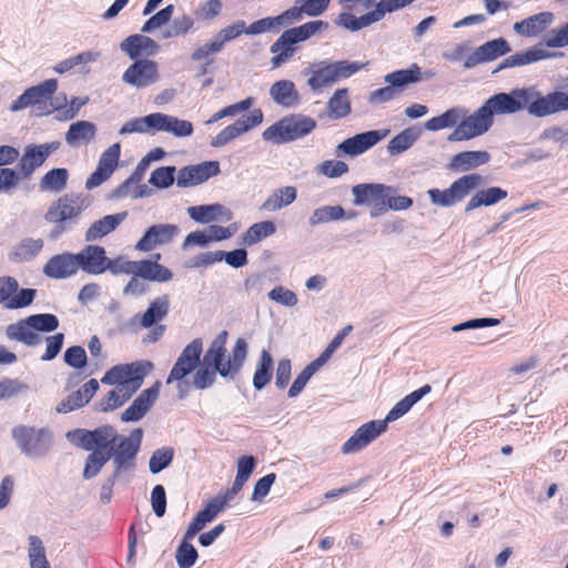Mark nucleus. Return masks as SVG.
I'll use <instances>...</instances> for the list:
<instances>
[{
	"mask_svg": "<svg viewBox=\"0 0 568 568\" xmlns=\"http://www.w3.org/2000/svg\"><path fill=\"white\" fill-rule=\"evenodd\" d=\"M133 133L153 134V113L126 121L119 131L121 135Z\"/></svg>",
	"mask_w": 568,
	"mask_h": 568,
	"instance_id": "052dcab7",
	"label": "nucleus"
},
{
	"mask_svg": "<svg viewBox=\"0 0 568 568\" xmlns=\"http://www.w3.org/2000/svg\"><path fill=\"white\" fill-rule=\"evenodd\" d=\"M511 114L526 110L530 115L545 118L568 110V94L555 91L544 95L536 87L516 88L507 93Z\"/></svg>",
	"mask_w": 568,
	"mask_h": 568,
	"instance_id": "7ed1b4c3",
	"label": "nucleus"
},
{
	"mask_svg": "<svg viewBox=\"0 0 568 568\" xmlns=\"http://www.w3.org/2000/svg\"><path fill=\"white\" fill-rule=\"evenodd\" d=\"M390 186L381 183H361L352 187L353 204L371 207V217H377L387 212L386 200Z\"/></svg>",
	"mask_w": 568,
	"mask_h": 568,
	"instance_id": "ddd939ff",
	"label": "nucleus"
},
{
	"mask_svg": "<svg viewBox=\"0 0 568 568\" xmlns=\"http://www.w3.org/2000/svg\"><path fill=\"white\" fill-rule=\"evenodd\" d=\"M121 144L119 142L110 145L100 155L95 171L88 178L85 187L92 190L105 182L119 165Z\"/></svg>",
	"mask_w": 568,
	"mask_h": 568,
	"instance_id": "6ab92c4d",
	"label": "nucleus"
},
{
	"mask_svg": "<svg viewBox=\"0 0 568 568\" xmlns=\"http://www.w3.org/2000/svg\"><path fill=\"white\" fill-rule=\"evenodd\" d=\"M271 99L283 108L295 106L300 102V94L291 80H278L270 88Z\"/></svg>",
	"mask_w": 568,
	"mask_h": 568,
	"instance_id": "f704fd0d",
	"label": "nucleus"
},
{
	"mask_svg": "<svg viewBox=\"0 0 568 568\" xmlns=\"http://www.w3.org/2000/svg\"><path fill=\"white\" fill-rule=\"evenodd\" d=\"M194 372L195 373L193 375L192 385L196 389H205L211 387L216 379V374H219L215 368L211 364H207L204 359Z\"/></svg>",
	"mask_w": 568,
	"mask_h": 568,
	"instance_id": "680f3d73",
	"label": "nucleus"
},
{
	"mask_svg": "<svg viewBox=\"0 0 568 568\" xmlns=\"http://www.w3.org/2000/svg\"><path fill=\"white\" fill-rule=\"evenodd\" d=\"M328 28V23L322 20H313L308 21L302 26L291 28L287 31L290 32L293 41L295 43H300L308 40L313 36L326 30Z\"/></svg>",
	"mask_w": 568,
	"mask_h": 568,
	"instance_id": "4d7b16f0",
	"label": "nucleus"
},
{
	"mask_svg": "<svg viewBox=\"0 0 568 568\" xmlns=\"http://www.w3.org/2000/svg\"><path fill=\"white\" fill-rule=\"evenodd\" d=\"M467 114L464 106H454L437 116H433L424 123V128L430 132H437L448 128H456Z\"/></svg>",
	"mask_w": 568,
	"mask_h": 568,
	"instance_id": "e433bc0d",
	"label": "nucleus"
},
{
	"mask_svg": "<svg viewBox=\"0 0 568 568\" xmlns=\"http://www.w3.org/2000/svg\"><path fill=\"white\" fill-rule=\"evenodd\" d=\"M315 126V120L310 116L297 115L285 118L268 126L262 133V138L275 144H282L307 135Z\"/></svg>",
	"mask_w": 568,
	"mask_h": 568,
	"instance_id": "9b49d317",
	"label": "nucleus"
},
{
	"mask_svg": "<svg viewBox=\"0 0 568 568\" xmlns=\"http://www.w3.org/2000/svg\"><path fill=\"white\" fill-rule=\"evenodd\" d=\"M297 196L295 186H283L276 189L261 205V210L267 212L278 211L292 204Z\"/></svg>",
	"mask_w": 568,
	"mask_h": 568,
	"instance_id": "c03bdc74",
	"label": "nucleus"
},
{
	"mask_svg": "<svg viewBox=\"0 0 568 568\" xmlns=\"http://www.w3.org/2000/svg\"><path fill=\"white\" fill-rule=\"evenodd\" d=\"M128 213L121 212L116 214L105 215L95 221L85 232L84 239L87 242H93L102 239L112 231H114L125 219Z\"/></svg>",
	"mask_w": 568,
	"mask_h": 568,
	"instance_id": "72a5a7b5",
	"label": "nucleus"
},
{
	"mask_svg": "<svg viewBox=\"0 0 568 568\" xmlns=\"http://www.w3.org/2000/svg\"><path fill=\"white\" fill-rule=\"evenodd\" d=\"M554 21L555 14L552 12L545 11L516 22L513 29L521 37L532 38L545 31L554 23Z\"/></svg>",
	"mask_w": 568,
	"mask_h": 568,
	"instance_id": "c756f323",
	"label": "nucleus"
},
{
	"mask_svg": "<svg viewBox=\"0 0 568 568\" xmlns=\"http://www.w3.org/2000/svg\"><path fill=\"white\" fill-rule=\"evenodd\" d=\"M220 173V164L207 161L196 165L182 168L178 172L176 184L180 187H189L205 182Z\"/></svg>",
	"mask_w": 568,
	"mask_h": 568,
	"instance_id": "4be33fe9",
	"label": "nucleus"
},
{
	"mask_svg": "<svg viewBox=\"0 0 568 568\" xmlns=\"http://www.w3.org/2000/svg\"><path fill=\"white\" fill-rule=\"evenodd\" d=\"M142 435V429L136 428L128 437H119L115 445H113L111 458L115 476H120L134 467V458L139 453Z\"/></svg>",
	"mask_w": 568,
	"mask_h": 568,
	"instance_id": "4468645a",
	"label": "nucleus"
},
{
	"mask_svg": "<svg viewBox=\"0 0 568 568\" xmlns=\"http://www.w3.org/2000/svg\"><path fill=\"white\" fill-rule=\"evenodd\" d=\"M120 49L131 59H135L143 53L154 54L159 50V44L146 36L132 34L120 43Z\"/></svg>",
	"mask_w": 568,
	"mask_h": 568,
	"instance_id": "473e14b6",
	"label": "nucleus"
},
{
	"mask_svg": "<svg viewBox=\"0 0 568 568\" xmlns=\"http://www.w3.org/2000/svg\"><path fill=\"white\" fill-rule=\"evenodd\" d=\"M386 422L371 420L362 425L342 446L344 455L356 454L386 430Z\"/></svg>",
	"mask_w": 568,
	"mask_h": 568,
	"instance_id": "f3484780",
	"label": "nucleus"
},
{
	"mask_svg": "<svg viewBox=\"0 0 568 568\" xmlns=\"http://www.w3.org/2000/svg\"><path fill=\"white\" fill-rule=\"evenodd\" d=\"M180 230L175 224L151 225L135 244V250L150 252L155 247L168 245L178 236Z\"/></svg>",
	"mask_w": 568,
	"mask_h": 568,
	"instance_id": "aec40b11",
	"label": "nucleus"
},
{
	"mask_svg": "<svg viewBox=\"0 0 568 568\" xmlns=\"http://www.w3.org/2000/svg\"><path fill=\"white\" fill-rule=\"evenodd\" d=\"M92 434L97 445L95 449L110 450V454H112L113 445L120 437L114 427L105 425L92 430Z\"/></svg>",
	"mask_w": 568,
	"mask_h": 568,
	"instance_id": "e2e57ef3",
	"label": "nucleus"
},
{
	"mask_svg": "<svg viewBox=\"0 0 568 568\" xmlns=\"http://www.w3.org/2000/svg\"><path fill=\"white\" fill-rule=\"evenodd\" d=\"M58 327L59 320L55 315L49 313L34 314L8 325L6 336L10 341L34 347L42 343V337L39 333H50Z\"/></svg>",
	"mask_w": 568,
	"mask_h": 568,
	"instance_id": "0eeeda50",
	"label": "nucleus"
},
{
	"mask_svg": "<svg viewBox=\"0 0 568 568\" xmlns=\"http://www.w3.org/2000/svg\"><path fill=\"white\" fill-rule=\"evenodd\" d=\"M227 332H221L204 354V361L211 364L222 377H234L242 368L247 356V343L237 338L232 353L226 354Z\"/></svg>",
	"mask_w": 568,
	"mask_h": 568,
	"instance_id": "39448f33",
	"label": "nucleus"
},
{
	"mask_svg": "<svg viewBox=\"0 0 568 568\" xmlns=\"http://www.w3.org/2000/svg\"><path fill=\"white\" fill-rule=\"evenodd\" d=\"M42 239L26 237L16 243L9 252V261L24 263L33 260L43 248Z\"/></svg>",
	"mask_w": 568,
	"mask_h": 568,
	"instance_id": "c9c22d12",
	"label": "nucleus"
},
{
	"mask_svg": "<svg viewBox=\"0 0 568 568\" xmlns=\"http://www.w3.org/2000/svg\"><path fill=\"white\" fill-rule=\"evenodd\" d=\"M267 297L282 306L294 307L298 303L297 295L283 285H277L267 293Z\"/></svg>",
	"mask_w": 568,
	"mask_h": 568,
	"instance_id": "774afa93",
	"label": "nucleus"
},
{
	"mask_svg": "<svg viewBox=\"0 0 568 568\" xmlns=\"http://www.w3.org/2000/svg\"><path fill=\"white\" fill-rule=\"evenodd\" d=\"M507 197V191L498 186H491L476 192L465 206V212H470L480 206H490Z\"/></svg>",
	"mask_w": 568,
	"mask_h": 568,
	"instance_id": "a18cd8bd",
	"label": "nucleus"
},
{
	"mask_svg": "<svg viewBox=\"0 0 568 568\" xmlns=\"http://www.w3.org/2000/svg\"><path fill=\"white\" fill-rule=\"evenodd\" d=\"M485 183L486 180L484 176L477 173H471L457 179L448 189H430L427 191V194L434 205L448 207L460 202L473 190L484 185Z\"/></svg>",
	"mask_w": 568,
	"mask_h": 568,
	"instance_id": "f8f14e48",
	"label": "nucleus"
},
{
	"mask_svg": "<svg viewBox=\"0 0 568 568\" xmlns=\"http://www.w3.org/2000/svg\"><path fill=\"white\" fill-rule=\"evenodd\" d=\"M202 353V339L194 338L181 352L166 378V384L178 383L176 389L181 399L187 395V383L185 378L200 366Z\"/></svg>",
	"mask_w": 568,
	"mask_h": 568,
	"instance_id": "9d476101",
	"label": "nucleus"
},
{
	"mask_svg": "<svg viewBox=\"0 0 568 568\" xmlns=\"http://www.w3.org/2000/svg\"><path fill=\"white\" fill-rule=\"evenodd\" d=\"M99 389V383L97 379H90L79 390L70 394L67 398L61 400L55 410L59 414H67L74 409L83 407Z\"/></svg>",
	"mask_w": 568,
	"mask_h": 568,
	"instance_id": "c85d7f7f",
	"label": "nucleus"
},
{
	"mask_svg": "<svg viewBox=\"0 0 568 568\" xmlns=\"http://www.w3.org/2000/svg\"><path fill=\"white\" fill-rule=\"evenodd\" d=\"M100 58L99 51L88 50L68 58L53 67V70L63 74L78 68L79 72L88 73L87 64L95 62Z\"/></svg>",
	"mask_w": 568,
	"mask_h": 568,
	"instance_id": "ea45409f",
	"label": "nucleus"
},
{
	"mask_svg": "<svg viewBox=\"0 0 568 568\" xmlns=\"http://www.w3.org/2000/svg\"><path fill=\"white\" fill-rule=\"evenodd\" d=\"M82 204L83 202L79 197H63L49 211L48 215L54 222L70 220L81 213Z\"/></svg>",
	"mask_w": 568,
	"mask_h": 568,
	"instance_id": "37998d69",
	"label": "nucleus"
},
{
	"mask_svg": "<svg viewBox=\"0 0 568 568\" xmlns=\"http://www.w3.org/2000/svg\"><path fill=\"white\" fill-rule=\"evenodd\" d=\"M111 455L112 454H110V450L105 449H94L91 452L85 460V466L82 474L83 478L91 479L95 477L111 458Z\"/></svg>",
	"mask_w": 568,
	"mask_h": 568,
	"instance_id": "bf43d9fd",
	"label": "nucleus"
},
{
	"mask_svg": "<svg viewBox=\"0 0 568 568\" xmlns=\"http://www.w3.org/2000/svg\"><path fill=\"white\" fill-rule=\"evenodd\" d=\"M78 270L87 274L100 275L106 271L105 250L99 245H87L75 253Z\"/></svg>",
	"mask_w": 568,
	"mask_h": 568,
	"instance_id": "b1692460",
	"label": "nucleus"
},
{
	"mask_svg": "<svg viewBox=\"0 0 568 568\" xmlns=\"http://www.w3.org/2000/svg\"><path fill=\"white\" fill-rule=\"evenodd\" d=\"M414 1L415 0H338V2L347 10L357 9V7L363 10L373 8V10L362 14L361 17H356L351 12H342L337 18L336 23L346 30L353 32L359 31L379 22L385 18L386 13L397 11Z\"/></svg>",
	"mask_w": 568,
	"mask_h": 568,
	"instance_id": "20e7f679",
	"label": "nucleus"
},
{
	"mask_svg": "<svg viewBox=\"0 0 568 568\" xmlns=\"http://www.w3.org/2000/svg\"><path fill=\"white\" fill-rule=\"evenodd\" d=\"M276 232L275 223L272 221H262L251 225L242 235V243L252 246L263 239L272 236Z\"/></svg>",
	"mask_w": 568,
	"mask_h": 568,
	"instance_id": "3c124183",
	"label": "nucleus"
},
{
	"mask_svg": "<svg viewBox=\"0 0 568 568\" xmlns=\"http://www.w3.org/2000/svg\"><path fill=\"white\" fill-rule=\"evenodd\" d=\"M189 216L197 223L206 224L217 219L230 221L232 213L221 204L196 205L187 209Z\"/></svg>",
	"mask_w": 568,
	"mask_h": 568,
	"instance_id": "58836bf2",
	"label": "nucleus"
},
{
	"mask_svg": "<svg viewBox=\"0 0 568 568\" xmlns=\"http://www.w3.org/2000/svg\"><path fill=\"white\" fill-rule=\"evenodd\" d=\"M189 540L184 536L176 549L175 559L180 568H191L199 557L197 550Z\"/></svg>",
	"mask_w": 568,
	"mask_h": 568,
	"instance_id": "69168bd1",
	"label": "nucleus"
},
{
	"mask_svg": "<svg viewBox=\"0 0 568 568\" xmlns=\"http://www.w3.org/2000/svg\"><path fill=\"white\" fill-rule=\"evenodd\" d=\"M28 541V558L30 568H50L42 540L38 536L31 535L29 536Z\"/></svg>",
	"mask_w": 568,
	"mask_h": 568,
	"instance_id": "5fc2aeb1",
	"label": "nucleus"
},
{
	"mask_svg": "<svg viewBox=\"0 0 568 568\" xmlns=\"http://www.w3.org/2000/svg\"><path fill=\"white\" fill-rule=\"evenodd\" d=\"M68 178L67 169H52L42 176L40 187L43 191L61 192L67 185Z\"/></svg>",
	"mask_w": 568,
	"mask_h": 568,
	"instance_id": "13d9d810",
	"label": "nucleus"
},
{
	"mask_svg": "<svg viewBox=\"0 0 568 568\" xmlns=\"http://www.w3.org/2000/svg\"><path fill=\"white\" fill-rule=\"evenodd\" d=\"M225 500L219 496L213 498L201 511L196 514L185 531V539H192L201 531L207 523H211L216 515L225 508Z\"/></svg>",
	"mask_w": 568,
	"mask_h": 568,
	"instance_id": "7c9ffc66",
	"label": "nucleus"
},
{
	"mask_svg": "<svg viewBox=\"0 0 568 568\" xmlns=\"http://www.w3.org/2000/svg\"><path fill=\"white\" fill-rule=\"evenodd\" d=\"M193 130V124L190 121L165 113H153V134L166 132L175 138H186L192 135Z\"/></svg>",
	"mask_w": 568,
	"mask_h": 568,
	"instance_id": "a878e982",
	"label": "nucleus"
},
{
	"mask_svg": "<svg viewBox=\"0 0 568 568\" xmlns=\"http://www.w3.org/2000/svg\"><path fill=\"white\" fill-rule=\"evenodd\" d=\"M432 388L429 385H424L420 388L412 392L410 394L406 395L404 398H402L399 402L395 404V406L388 412L386 417L382 419L383 422H386V425L388 423L395 422L402 416H404L409 409L419 402L425 395L430 393Z\"/></svg>",
	"mask_w": 568,
	"mask_h": 568,
	"instance_id": "a19ab883",
	"label": "nucleus"
},
{
	"mask_svg": "<svg viewBox=\"0 0 568 568\" xmlns=\"http://www.w3.org/2000/svg\"><path fill=\"white\" fill-rule=\"evenodd\" d=\"M351 113V101L347 89H337L327 102V114L331 119H342Z\"/></svg>",
	"mask_w": 568,
	"mask_h": 568,
	"instance_id": "603ef678",
	"label": "nucleus"
},
{
	"mask_svg": "<svg viewBox=\"0 0 568 568\" xmlns=\"http://www.w3.org/2000/svg\"><path fill=\"white\" fill-rule=\"evenodd\" d=\"M511 114L507 93L500 92L488 98L471 114H466L448 135L449 142L468 141L487 133L494 124L495 115Z\"/></svg>",
	"mask_w": 568,
	"mask_h": 568,
	"instance_id": "f03ea898",
	"label": "nucleus"
},
{
	"mask_svg": "<svg viewBox=\"0 0 568 568\" xmlns=\"http://www.w3.org/2000/svg\"><path fill=\"white\" fill-rule=\"evenodd\" d=\"M60 145L61 143L59 141L39 145H27L18 163L21 176L29 178L37 168L41 166L45 160L60 148Z\"/></svg>",
	"mask_w": 568,
	"mask_h": 568,
	"instance_id": "dca6fc26",
	"label": "nucleus"
},
{
	"mask_svg": "<svg viewBox=\"0 0 568 568\" xmlns=\"http://www.w3.org/2000/svg\"><path fill=\"white\" fill-rule=\"evenodd\" d=\"M160 258L161 255L158 253L154 256V261H134L132 275L153 282H169L172 280L173 273L168 267L158 263Z\"/></svg>",
	"mask_w": 568,
	"mask_h": 568,
	"instance_id": "cd10ccee",
	"label": "nucleus"
},
{
	"mask_svg": "<svg viewBox=\"0 0 568 568\" xmlns=\"http://www.w3.org/2000/svg\"><path fill=\"white\" fill-rule=\"evenodd\" d=\"M345 210L341 205H324L313 211L308 222L312 226L328 223L332 221L343 220Z\"/></svg>",
	"mask_w": 568,
	"mask_h": 568,
	"instance_id": "6e6d98bb",
	"label": "nucleus"
},
{
	"mask_svg": "<svg viewBox=\"0 0 568 568\" xmlns=\"http://www.w3.org/2000/svg\"><path fill=\"white\" fill-rule=\"evenodd\" d=\"M420 134L422 130L416 126L404 129L388 142L387 152L390 155H398L407 151L418 140Z\"/></svg>",
	"mask_w": 568,
	"mask_h": 568,
	"instance_id": "09e8293b",
	"label": "nucleus"
},
{
	"mask_svg": "<svg viewBox=\"0 0 568 568\" xmlns=\"http://www.w3.org/2000/svg\"><path fill=\"white\" fill-rule=\"evenodd\" d=\"M363 64L348 61L317 62L306 67L302 74L307 77V85L312 91H320L341 79H346L362 69Z\"/></svg>",
	"mask_w": 568,
	"mask_h": 568,
	"instance_id": "6e6552de",
	"label": "nucleus"
},
{
	"mask_svg": "<svg viewBox=\"0 0 568 568\" xmlns=\"http://www.w3.org/2000/svg\"><path fill=\"white\" fill-rule=\"evenodd\" d=\"M295 44L290 32L285 30L270 48V51L274 54L271 59L272 67L280 68L288 61L296 51Z\"/></svg>",
	"mask_w": 568,
	"mask_h": 568,
	"instance_id": "79ce46f5",
	"label": "nucleus"
},
{
	"mask_svg": "<svg viewBox=\"0 0 568 568\" xmlns=\"http://www.w3.org/2000/svg\"><path fill=\"white\" fill-rule=\"evenodd\" d=\"M263 121V112L260 109L252 110L248 114L237 119L212 138L210 144L213 148H222L246 133Z\"/></svg>",
	"mask_w": 568,
	"mask_h": 568,
	"instance_id": "2eb2a0df",
	"label": "nucleus"
},
{
	"mask_svg": "<svg viewBox=\"0 0 568 568\" xmlns=\"http://www.w3.org/2000/svg\"><path fill=\"white\" fill-rule=\"evenodd\" d=\"M169 312V297L166 295L158 297L151 302L148 310L140 318V324L144 328H151L159 321L163 320Z\"/></svg>",
	"mask_w": 568,
	"mask_h": 568,
	"instance_id": "8fccbe9b",
	"label": "nucleus"
},
{
	"mask_svg": "<svg viewBox=\"0 0 568 568\" xmlns=\"http://www.w3.org/2000/svg\"><path fill=\"white\" fill-rule=\"evenodd\" d=\"M78 271L77 256L69 252L52 256L43 266L44 275L54 280L71 277Z\"/></svg>",
	"mask_w": 568,
	"mask_h": 568,
	"instance_id": "393cba45",
	"label": "nucleus"
},
{
	"mask_svg": "<svg viewBox=\"0 0 568 568\" xmlns=\"http://www.w3.org/2000/svg\"><path fill=\"white\" fill-rule=\"evenodd\" d=\"M173 12H174L173 4H169V6L164 7L163 9L158 11L155 14L150 17V19H148L144 22V24L141 28V31L143 33H150V32L165 26L172 19Z\"/></svg>",
	"mask_w": 568,
	"mask_h": 568,
	"instance_id": "338daca9",
	"label": "nucleus"
},
{
	"mask_svg": "<svg viewBox=\"0 0 568 568\" xmlns=\"http://www.w3.org/2000/svg\"><path fill=\"white\" fill-rule=\"evenodd\" d=\"M389 130L385 129L372 130L356 134L341 142L336 148V154L338 156H357L359 154H363L364 152L376 145L385 136H387Z\"/></svg>",
	"mask_w": 568,
	"mask_h": 568,
	"instance_id": "a211bd4d",
	"label": "nucleus"
},
{
	"mask_svg": "<svg viewBox=\"0 0 568 568\" xmlns=\"http://www.w3.org/2000/svg\"><path fill=\"white\" fill-rule=\"evenodd\" d=\"M11 438L20 454L31 460L44 458L53 445V433L49 427L19 424L11 429Z\"/></svg>",
	"mask_w": 568,
	"mask_h": 568,
	"instance_id": "423d86ee",
	"label": "nucleus"
},
{
	"mask_svg": "<svg viewBox=\"0 0 568 568\" xmlns=\"http://www.w3.org/2000/svg\"><path fill=\"white\" fill-rule=\"evenodd\" d=\"M152 369L153 363L149 361L115 365L109 369L101 382L106 385H115V388L101 400L100 409L111 412L122 406L141 387L144 376Z\"/></svg>",
	"mask_w": 568,
	"mask_h": 568,
	"instance_id": "f257e3e1",
	"label": "nucleus"
},
{
	"mask_svg": "<svg viewBox=\"0 0 568 568\" xmlns=\"http://www.w3.org/2000/svg\"><path fill=\"white\" fill-rule=\"evenodd\" d=\"M159 79L158 64L152 60H138L122 75L123 82L134 88H145Z\"/></svg>",
	"mask_w": 568,
	"mask_h": 568,
	"instance_id": "412c9836",
	"label": "nucleus"
},
{
	"mask_svg": "<svg viewBox=\"0 0 568 568\" xmlns=\"http://www.w3.org/2000/svg\"><path fill=\"white\" fill-rule=\"evenodd\" d=\"M95 135V125L89 121L72 123L65 133V141L70 146H79L91 141Z\"/></svg>",
	"mask_w": 568,
	"mask_h": 568,
	"instance_id": "de8ad7c7",
	"label": "nucleus"
},
{
	"mask_svg": "<svg viewBox=\"0 0 568 568\" xmlns=\"http://www.w3.org/2000/svg\"><path fill=\"white\" fill-rule=\"evenodd\" d=\"M489 160L487 151H464L452 158L448 168L455 172H465L487 164Z\"/></svg>",
	"mask_w": 568,
	"mask_h": 568,
	"instance_id": "2f4dec72",
	"label": "nucleus"
},
{
	"mask_svg": "<svg viewBox=\"0 0 568 568\" xmlns=\"http://www.w3.org/2000/svg\"><path fill=\"white\" fill-rule=\"evenodd\" d=\"M419 81H422V71L417 64H413L409 69L390 72L384 77V82L395 88L397 93L398 90L406 85L417 83Z\"/></svg>",
	"mask_w": 568,
	"mask_h": 568,
	"instance_id": "49530a36",
	"label": "nucleus"
},
{
	"mask_svg": "<svg viewBox=\"0 0 568 568\" xmlns=\"http://www.w3.org/2000/svg\"><path fill=\"white\" fill-rule=\"evenodd\" d=\"M174 457L172 447H161L155 449L149 460V469L152 474H159L170 466Z\"/></svg>",
	"mask_w": 568,
	"mask_h": 568,
	"instance_id": "0e129e2a",
	"label": "nucleus"
},
{
	"mask_svg": "<svg viewBox=\"0 0 568 568\" xmlns=\"http://www.w3.org/2000/svg\"><path fill=\"white\" fill-rule=\"evenodd\" d=\"M254 467L255 459L253 456H242L239 458L236 477L232 487L224 495L219 496L222 500H225L226 505L241 491L253 473Z\"/></svg>",
	"mask_w": 568,
	"mask_h": 568,
	"instance_id": "4c0bfd02",
	"label": "nucleus"
},
{
	"mask_svg": "<svg viewBox=\"0 0 568 568\" xmlns=\"http://www.w3.org/2000/svg\"><path fill=\"white\" fill-rule=\"evenodd\" d=\"M273 358L271 354L263 349L253 376V385L257 390H261L272 377Z\"/></svg>",
	"mask_w": 568,
	"mask_h": 568,
	"instance_id": "864d4df0",
	"label": "nucleus"
},
{
	"mask_svg": "<svg viewBox=\"0 0 568 568\" xmlns=\"http://www.w3.org/2000/svg\"><path fill=\"white\" fill-rule=\"evenodd\" d=\"M510 50L508 42L503 38L487 41L477 47L475 51L466 58L464 67L466 69H470L477 64L496 60L497 58L508 53Z\"/></svg>",
	"mask_w": 568,
	"mask_h": 568,
	"instance_id": "5701e85b",
	"label": "nucleus"
},
{
	"mask_svg": "<svg viewBox=\"0 0 568 568\" xmlns=\"http://www.w3.org/2000/svg\"><path fill=\"white\" fill-rule=\"evenodd\" d=\"M58 89V81L49 79L44 82L27 89L10 105L11 112H18L31 108V114L43 116L52 113L58 105L52 102V97Z\"/></svg>",
	"mask_w": 568,
	"mask_h": 568,
	"instance_id": "1a4fd4ad",
	"label": "nucleus"
},
{
	"mask_svg": "<svg viewBox=\"0 0 568 568\" xmlns=\"http://www.w3.org/2000/svg\"><path fill=\"white\" fill-rule=\"evenodd\" d=\"M160 383H155L154 386L144 389L128 407L121 416L122 422H138L140 420L151 408L153 403L159 396Z\"/></svg>",
	"mask_w": 568,
	"mask_h": 568,
	"instance_id": "bb28decb",
	"label": "nucleus"
}]
</instances>
